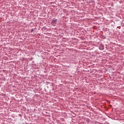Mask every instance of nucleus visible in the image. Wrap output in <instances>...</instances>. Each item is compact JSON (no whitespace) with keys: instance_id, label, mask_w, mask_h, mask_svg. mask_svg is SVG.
Listing matches in <instances>:
<instances>
[{"instance_id":"obj_3","label":"nucleus","mask_w":124,"mask_h":124,"mask_svg":"<svg viewBox=\"0 0 124 124\" xmlns=\"http://www.w3.org/2000/svg\"><path fill=\"white\" fill-rule=\"evenodd\" d=\"M33 29H31V32H33Z\"/></svg>"},{"instance_id":"obj_5","label":"nucleus","mask_w":124,"mask_h":124,"mask_svg":"<svg viewBox=\"0 0 124 124\" xmlns=\"http://www.w3.org/2000/svg\"><path fill=\"white\" fill-rule=\"evenodd\" d=\"M22 124H25V123H23Z\"/></svg>"},{"instance_id":"obj_1","label":"nucleus","mask_w":124,"mask_h":124,"mask_svg":"<svg viewBox=\"0 0 124 124\" xmlns=\"http://www.w3.org/2000/svg\"><path fill=\"white\" fill-rule=\"evenodd\" d=\"M58 22V19H53L51 22L52 26L55 27L57 25V22Z\"/></svg>"},{"instance_id":"obj_4","label":"nucleus","mask_w":124,"mask_h":124,"mask_svg":"<svg viewBox=\"0 0 124 124\" xmlns=\"http://www.w3.org/2000/svg\"><path fill=\"white\" fill-rule=\"evenodd\" d=\"M26 124H29L28 123H26Z\"/></svg>"},{"instance_id":"obj_2","label":"nucleus","mask_w":124,"mask_h":124,"mask_svg":"<svg viewBox=\"0 0 124 124\" xmlns=\"http://www.w3.org/2000/svg\"><path fill=\"white\" fill-rule=\"evenodd\" d=\"M99 50H101V51L104 50V45L101 44L99 46Z\"/></svg>"}]
</instances>
